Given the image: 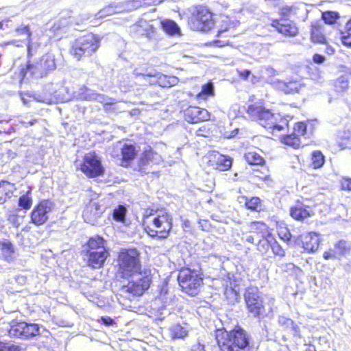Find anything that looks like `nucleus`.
Returning <instances> with one entry per match:
<instances>
[{"label":"nucleus","mask_w":351,"mask_h":351,"mask_svg":"<svg viewBox=\"0 0 351 351\" xmlns=\"http://www.w3.org/2000/svg\"><path fill=\"white\" fill-rule=\"evenodd\" d=\"M215 339L219 351H251V337L241 326L236 325L230 330L225 328L215 331Z\"/></svg>","instance_id":"nucleus-1"},{"label":"nucleus","mask_w":351,"mask_h":351,"mask_svg":"<svg viewBox=\"0 0 351 351\" xmlns=\"http://www.w3.org/2000/svg\"><path fill=\"white\" fill-rule=\"evenodd\" d=\"M141 224L149 237L165 239L168 237L172 228V218L165 210L158 213L156 210L150 209L143 215Z\"/></svg>","instance_id":"nucleus-2"},{"label":"nucleus","mask_w":351,"mask_h":351,"mask_svg":"<svg viewBox=\"0 0 351 351\" xmlns=\"http://www.w3.org/2000/svg\"><path fill=\"white\" fill-rule=\"evenodd\" d=\"M116 276L129 279L142 271L141 253L135 247L121 249L116 258Z\"/></svg>","instance_id":"nucleus-3"},{"label":"nucleus","mask_w":351,"mask_h":351,"mask_svg":"<svg viewBox=\"0 0 351 351\" xmlns=\"http://www.w3.org/2000/svg\"><path fill=\"white\" fill-rule=\"evenodd\" d=\"M100 36L92 32L75 38L70 43L69 53L73 59L82 61L95 54L101 46Z\"/></svg>","instance_id":"nucleus-4"},{"label":"nucleus","mask_w":351,"mask_h":351,"mask_svg":"<svg viewBox=\"0 0 351 351\" xmlns=\"http://www.w3.org/2000/svg\"><path fill=\"white\" fill-rule=\"evenodd\" d=\"M215 14L205 3H197L192 7L187 18L189 27L195 32L208 33L215 27Z\"/></svg>","instance_id":"nucleus-5"},{"label":"nucleus","mask_w":351,"mask_h":351,"mask_svg":"<svg viewBox=\"0 0 351 351\" xmlns=\"http://www.w3.org/2000/svg\"><path fill=\"white\" fill-rule=\"evenodd\" d=\"M177 280L182 293L195 297L200 293L204 285V275L200 270L185 266L179 269Z\"/></svg>","instance_id":"nucleus-6"},{"label":"nucleus","mask_w":351,"mask_h":351,"mask_svg":"<svg viewBox=\"0 0 351 351\" xmlns=\"http://www.w3.org/2000/svg\"><path fill=\"white\" fill-rule=\"evenodd\" d=\"M105 239L99 235L90 237L86 241L84 251L86 256V265L93 269L102 268L110 256V252L105 246Z\"/></svg>","instance_id":"nucleus-7"},{"label":"nucleus","mask_w":351,"mask_h":351,"mask_svg":"<svg viewBox=\"0 0 351 351\" xmlns=\"http://www.w3.org/2000/svg\"><path fill=\"white\" fill-rule=\"evenodd\" d=\"M295 12V8L293 5H285L280 8L278 11L280 17L271 19L270 26L283 38H294L299 36L300 34L299 25L289 19Z\"/></svg>","instance_id":"nucleus-8"},{"label":"nucleus","mask_w":351,"mask_h":351,"mask_svg":"<svg viewBox=\"0 0 351 351\" xmlns=\"http://www.w3.org/2000/svg\"><path fill=\"white\" fill-rule=\"evenodd\" d=\"M247 313L254 317H260L265 312V306L261 292L255 286L247 287L243 293Z\"/></svg>","instance_id":"nucleus-9"},{"label":"nucleus","mask_w":351,"mask_h":351,"mask_svg":"<svg viewBox=\"0 0 351 351\" xmlns=\"http://www.w3.org/2000/svg\"><path fill=\"white\" fill-rule=\"evenodd\" d=\"M258 253L267 258L274 257L282 258L285 256V251L277 241L273 230L263 239H259L256 244Z\"/></svg>","instance_id":"nucleus-10"},{"label":"nucleus","mask_w":351,"mask_h":351,"mask_svg":"<svg viewBox=\"0 0 351 351\" xmlns=\"http://www.w3.org/2000/svg\"><path fill=\"white\" fill-rule=\"evenodd\" d=\"M79 169L88 178L102 177L106 171L100 157L95 152H88L83 156Z\"/></svg>","instance_id":"nucleus-11"},{"label":"nucleus","mask_w":351,"mask_h":351,"mask_svg":"<svg viewBox=\"0 0 351 351\" xmlns=\"http://www.w3.org/2000/svg\"><path fill=\"white\" fill-rule=\"evenodd\" d=\"M141 277L135 280H130L128 284L122 286V291L135 297L143 295L147 291L152 282L150 269H143L137 272Z\"/></svg>","instance_id":"nucleus-12"},{"label":"nucleus","mask_w":351,"mask_h":351,"mask_svg":"<svg viewBox=\"0 0 351 351\" xmlns=\"http://www.w3.org/2000/svg\"><path fill=\"white\" fill-rule=\"evenodd\" d=\"M40 327L35 323H27L26 322L12 320L8 329L10 337L28 339L38 335Z\"/></svg>","instance_id":"nucleus-13"},{"label":"nucleus","mask_w":351,"mask_h":351,"mask_svg":"<svg viewBox=\"0 0 351 351\" xmlns=\"http://www.w3.org/2000/svg\"><path fill=\"white\" fill-rule=\"evenodd\" d=\"M53 209V203L49 199L39 201L32 210L29 222L39 227L46 223L49 219V214Z\"/></svg>","instance_id":"nucleus-14"},{"label":"nucleus","mask_w":351,"mask_h":351,"mask_svg":"<svg viewBox=\"0 0 351 351\" xmlns=\"http://www.w3.org/2000/svg\"><path fill=\"white\" fill-rule=\"evenodd\" d=\"M307 123H310V121L296 122L291 134H283L280 137V143L295 149H299L302 143L301 137L306 134Z\"/></svg>","instance_id":"nucleus-15"},{"label":"nucleus","mask_w":351,"mask_h":351,"mask_svg":"<svg viewBox=\"0 0 351 351\" xmlns=\"http://www.w3.org/2000/svg\"><path fill=\"white\" fill-rule=\"evenodd\" d=\"M183 120L189 124H199L210 120L211 113L206 108L189 105L181 110Z\"/></svg>","instance_id":"nucleus-16"},{"label":"nucleus","mask_w":351,"mask_h":351,"mask_svg":"<svg viewBox=\"0 0 351 351\" xmlns=\"http://www.w3.org/2000/svg\"><path fill=\"white\" fill-rule=\"evenodd\" d=\"M289 215L293 220L305 223L315 215V211L311 206L306 205L298 199L290 207Z\"/></svg>","instance_id":"nucleus-17"},{"label":"nucleus","mask_w":351,"mask_h":351,"mask_svg":"<svg viewBox=\"0 0 351 351\" xmlns=\"http://www.w3.org/2000/svg\"><path fill=\"white\" fill-rule=\"evenodd\" d=\"M262 126L269 131L270 133L274 134L275 132H282L289 129V122L286 117L274 114L271 111L263 123Z\"/></svg>","instance_id":"nucleus-18"},{"label":"nucleus","mask_w":351,"mask_h":351,"mask_svg":"<svg viewBox=\"0 0 351 351\" xmlns=\"http://www.w3.org/2000/svg\"><path fill=\"white\" fill-rule=\"evenodd\" d=\"M351 251V242L340 239L337 241L335 245L334 248H330L323 253V258L325 260L336 259L341 256H346Z\"/></svg>","instance_id":"nucleus-19"},{"label":"nucleus","mask_w":351,"mask_h":351,"mask_svg":"<svg viewBox=\"0 0 351 351\" xmlns=\"http://www.w3.org/2000/svg\"><path fill=\"white\" fill-rule=\"evenodd\" d=\"M137 156L138 150L134 144H123L120 149V165L125 168L130 167Z\"/></svg>","instance_id":"nucleus-20"},{"label":"nucleus","mask_w":351,"mask_h":351,"mask_svg":"<svg viewBox=\"0 0 351 351\" xmlns=\"http://www.w3.org/2000/svg\"><path fill=\"white\" fill-rule=\"evenodd\" d=\"M270 112V110L265 107L262 101L250 104L246 110V112L250 119L259 121L261 125Z\"/></svg>","instance_id":"nucleus-21"},{"label":"nucleus","mask_w":351,"mask_h":351,"mask_svg":"<svg viewBox=\"0 0 351 351\" xmlns=\"http://www.w3.org/2000/svg\"><path fill=\"white\" fill-rule=\"evenodd\" d=\"M241 286L239 280L235 278H230L224 287L223 294L227 302L234 304L240 297Z\"/></svg>","instance_id":"nucleus-22"},{"label":"nucleus","mask_w":351,"mask_h":351,"mask_svg":"<svg viewBox=\"0 0 351 351\" xmlns=\"http://www.w3.org/2000/svg\"><path fill=\"white\" fill-rule=\"evenodd\" d=\"M310 40L314 44L328 45V39L324 33V26L319 21L312 22L310 25Z\"/></svg>","instance_id":"nucleus-23"},{"label":"nucleus","mask_w":351,"mask_h":351,"mask_svg":"<svg viewBox=\"0 0 351 351\" xmlns=\"http://www.w3.org/2000/svg\"><path fill=\"white\" fill-rule=\"evenodd\" d=\"M209 158L208 165L219 171H228L232 167V159L228 156L215 152L210 154Z\"/></svg>","instance_id":"nucleus-24"},{"label":"nucleus","mask_w":351,"mask_h":351,"mask_svg":"<svg viewBox=\"0 0 351 351\" xmlns=\"http://www.w3.org/2000/svg\"><path fill=\"white\" fill-rule=\"evenodd\" d=\"M248 231L257 238L263 239L270 232L272 229L263 221H252L247 224Z\"/></svg>","instance_id":"nucleus-25"},{"label":"nucleus","mask_w":351,"mask_h":351,"mask_svg":"<svg viewBox=\"0 0 351 351\" xmlns=\"http://www.w3.org/2000/svg\"><path fill=\"white\" fill-rule=\"evenodd\" d=\"M252 177L258 182L270 183L273 181L271 171L267 162L252 169Z\"/></svg>","instance_id":"nucleus-26"},{"label":"nucleus","mask_w":351,"mask_h":351,"mask_svg":"<svg viewBox=\"0 0 351 351\" xmlns=\"http://www.w3.org/2000/svg\"><path fill=\"white\" fill-rule=\"evenodd\" d=\"M301 242L305 251L314 252L319 247L320 239L318 234L311 232L302 237Z\"/></svg>","instance_id":"nucleus-27"},{"label":"nucleus","mask_w":351,"mask_h":351,"mask_svg":"<svg viewBox=\"0 0 351 351\" xmlns=\"http://www.w3.org/2000/svg\"><path fill=\"white\" fill-rule=\"evenodd\" d=\"M201 89L197 92L195 98L199 101H207L209 98L213 97L215 95V86L211 80H208L200 86Z\"/></svg>","instance_id":"nucleus-28"},{"label":"nucleus","mask_w":351,"mask_h":351,"mask_svg":"<svg viewBox=\"0 0 351 351\" xmlns=\"http://www.w3.org/2000/svg\"><path fill=\"white\" fill-rule=\"evenodd\" d=\"M39 68L41 71V77L45 76L49 71L56 69V62L53 56L45 55L38 61Z\"/></svg>","instance_id":"nucleus-29"},{"label":"nucleus","mask_w":351,"mask_h":351,"mask_svg":"<svg viewBox=\"0 0 351 351\" xmlns=\"http://www.w3.org/2000/svg\"><path fill=\"white\" fill-rule=\"evenodd\" d=\"M156 155V152L152 147L149 146L147 148L145 149L138 159V167L143 168L149 165L150 162L155 159Z\"/></svg>","instance_id":"nucleus-30"},{"label":"nucleus","mask_w":351,"mask_h":351,"mask_svg":"<svg viewBox=\"0 0 351 351\" xmlns=\"http://www.w3.org/2000/svg\"><path fill=\"white\" fill-rule=\"evenodd\" d=\"M14 189V184L6 180L0 182V204L5 203L12 197Z\"/></svg>","instance_id":"nucleus-31"},{"label":"nucleus","mask_w":351,"mask_h":351,"mask_svg":"<svg viewBox=\"0 0 351 351\" xmlns=\"http://www.w3.org/2000/svg\"><path fill=\"white\" fill-rule=\"evenodd\" d=\"M244 160L250 166H258L266 163L265 159L255 151H249L244 154Z\"/></svg>","instance_id":"nucleus-32"},{"label":"nucleus","mask_w":351,"mask_h":351,"mask_svg":"<svg viewBox=\"0 0 351 351\" xmlns=\"http://www.w3.org/2000/svg\"><path fill=\"white\" fill-rule=\"evenodd\" d=\"M276 232L278 237L285 242L289 243L291 241V231L284 222H277Z\"/></svg>","instance_id":"nucleus-33"},{"label":"nucleus","mask_w":351,"mask_h":351,"mask_svg":"<svg viewBox=\"0 0 351 351\" xmlns=\"http://www.w3.org/2000/svg\"><path fill=\"white\" fill-rule=\"evenodd\" d=\"M162 29L169 35L173 36L180 33V29L178 24L169 19H165L160 22Z\"/></svg>","instance_id":"nucleus-34"},{"label":"nucleus","mask_w":351,"mask_h":351,"mask_svg":"<svg viewBox=\"0 0 351 351\" xmlns=\"http://www.w3.org/2000/svg\"><path fill=\"white\" fill-rule=\"evenodd\" d=\"M325 163V157L319 150L313 151L311 156V167L313 169L321 168Z\"/></svg>","instance_id":"nucleus-35"},{"label":"nucleus","mask_w":351,"mask_h":351,"mask_svg":"<svg viewBox=\"0 0 351 351\" xmlns=\"http://www.w3.org/2000/svg\"><path fill=\"white\" fill-rule=\"evenodd\" d=\"M245 206L247 210L253 212H260L261 210L262 201L258 197H244Z\"/></svg>","instance_id":"nucleus-36"},{"label":"nucleus","mask_w":351,"mask_h":351,"mask_svg":"<svg viewBox=\"0 0 351 351\" xmlns=\"http://www.w3.org/2000/svg\"><path fill=\"white\" fill-rule=\"evenodd\" d=\"M137 28H141L143 30V35L148 39H152L156 35V29L153 25L147 23L146 21L140 22L136 25ZM136 31H139L138 29Z\"/></svg>","instance_id":"nucleus-37"},{"label":"nucleus","mask_w":351,"mask_h":351,"mask_svg":"<svg viewBox=\"0 0 351 351\" xmlns=\"http://www.w3.org/2000/svg\"><path fill=\"white\" fill-rule=\"evenodd\" d=\"M340 15L338 12L336 11H325L322 13V19L324 23L333 25L339 19Z\"/></svg>","instance_id":"nucleus-38"},{"label":"nucleus","mask_w":351,"mask_h":351,"mask_svg":"<svg viewBox=\"0 0 351 351\" xmlns=\"http://www.w3.org/2000/svg\"><path fill=\"white\" fill-rule=\"evenodd\" d=\"M127 214V208L123 205H119L112 212V218L115 221L124 223Z\"/></svg>","instance_id":"nucleus-39"},{"label":"nucleus","mask_w":351,"mask_h":351,"mask_svg":"<svg viewBox=\"0 0 351 351\" xmlns=\"http://www.w3.org/2000/svg\"><path fill=\"white\" fill-rule=\"evenodd\" d=\"M278 323L285 330L291 329L295 332H300L299 326L293 320L289 317H281L278 320Z\"/></svg>","instance_id":"nucleus-40"},{"label":"nucleus","mask_w":351,"mask_h":351,"mask_svg":"<svg viewBox=\"0 0 351 351\" xmlns=\"http://www.w3.org/2000/svg\"><path fill=\"white\" fill-rule=\"evenodd\" d=\"M175 82L176 79L174 77H170L163 74L158 75L156 79V84L163 88L172 86Z\"/></svg>","instance_id":"nucleus-41"},{"label":"nucleus","mask_w":351,"mask_h":351,"mask_svg":"<svg viewBox=\"0 0 351 351\" xmlns=\"http://www.w3.org/2000/svg\"><path fill=\"white\" fill-rule=\"evenodd\" d=\"M300 89V84L298 81H289L285 83L282 87V91L288 95L298 93Z\"/></svg>","instance_id":"nucleus-42"},{"label":"nucleus","mask_w":351,"mask_h":351,"mask_svg":"<svg viewBox=\"0 0 351 351\" xmlns=\"http://www.w3.org/2000/svg\"><path fill=\"white\" fill-rule=\"evenodd\" d=\"M348 86V80L344 76H340L334 82V89L337 93L345 92Z\"/></svg>","instance_id":"nucleus-43"},{"label":"nucleus","mask_w":351,"mask_h":351,"mask_svg":"<svg viewBox=\"0 0 351 351\" xmlns=\"http://www.w3.org/2000/svg\"><path fill=\"white\" fill-rule=\"evenodd\" d=\"M171 337L173 339H182L187 335L186 329L180 324L173 325L171 329Z\"/></svg>","instance_id":"nucleus-44"},{"label":"nucleus","mask_w":351,"mask_h":351,"mask_svg":"<svg viewBox=\"0 0 351 351\" xmlns=\"http://www.w3.org/2000/svg\"><path fill=\"white\" fill-rule=\"evenodd\" d=\"M15 32H16V35H18V36L23 35V34L26 36L27 39L29 41V43L27 45L28 53L30 54V53H31L30 42L32 40V32L30 30L29 26L24 25V26L18 27L15 29Z\"/></svg>","instance_id":"nucleus-45"},{"label":"nucleus","mask_w":351,"mask_h":351,"mask_svg":"<svg viewBox=\"0 0 351 351\" xmlns=\"http://www.w3.org/2000/svg\"><path fill=\"white\" fill-rule=\"evenodd\" d=\"M18 204L19 206L24 210H29L31 208L32 205V198L29 195V192L19 197Z\"/></svg>","instance_id":"nucleus-46"},{"label":"nucleus","mask_w":351,"mask_h":351,"mask_svg":"<svg viewBox=\"0 0 351 351\" xmlns=\"http://www.w3.org/2000/svg\"><path fill=\"white\" fill-rule=\"evenodd\" d=\"M234 27L233 23L226 16V19L222 21L221 24L216 34L217 37H220L223 33L228 32Z\"/></svg>","instance_id":"nucleus-47"},{"label":"nucleus","mask_w":351,"mask_h":351,"mask_svg":"<svg viewBox=\"0 0 351 351\" xmlns=\"http://www.w3.org/2000/svg\"><path fill=\"white\" fill-rule=\"evenodd\" d=\"M0 351H21V348L10 341H0Z\"/></svg>","instance_id":"nucleus-48"},{"label":"nucleus","mask_w":351,"mask_h":351,"mask_svg":"<svg viewBox=\"0 0 351 351\" xmlns=\"http://www.w3.org/2000/svg\"><path fill=\"white\" fill-rule=\"evenodd\" d=\"M340 39L341 41V43L347 47L351 48V32L346 31V30H342L340 32Z\"/></svg>","instance_id":"nucleus-49"},{"label":"nucleus","mask_w":351,"mask_h":351,"mask_svg":"<svg viewBox=\"0 0 351 351\" xmlns=\"http://www.w3.org/2000/svg\"><path fill=\"white\" fill-rule=\"evenodd\" d=\"M27 64L29 67V75L30 76L38 75L41 77V71L38 62L32 63L30 61H28Z\"/></svg>","instance_id":"nucleus-50"},{"label":"nucleus","mask_w":351,"mask_h":351,"mask_svg":"<svg viewBox=\"0 0 351 351\" xmlns=\"http://www.w3.org/2000/svg\"><path fill=\"white\" fill-rule=\"evenodd\" d=\"M211 134H212V130L208 125H206L199 127L196 130V136H197L208 138V137H210L211 136Z\"/></svg>","instance_id":"nucleus-51"},{"label":"nucleus","mask_w":351,"mask_h":351,"mask_svg":"<svg viewBox=\"0 0 351 351\" xmlns=\"http://www.w3.org/2000/svg\"><path fill=\"white\" fill-rule=\"evenodd\" d=\"M88 208L90 212H94L95 217H100L104 213V210L101 208V206L99 202L92 203Z\"/></svg>","instance_id":"nucleus-52"},{"label":"nucleus","mask_w":351,"mask_h":351,"mask_svg":"<svg viewBox=\"0 0 351 351\" xmlns=\"http://www.w3.org/2000/svg\"><path fill=\"white\" fill-rule=\"evenodd\" d=\"M340 189L342 191H351V178L343 177L340 180Z\"/></svg>","instance_id":"nucleus-53"},{"label":"nucleus","mask_w":351,"mask_h":351,"mask_svg":"<svg viewBox=\"0 0 351 351\" xmlns=\"http://www.w3.org/2000/svg\"><path fill=\"white\" fill-rule=\"evenodd\" d=\"M1 251L7 252V253L14 252L13 245L10 241L3 242L1 244Z\"/></svg>","instance_id":"nucleus-54"},{"label":"nucleus","mask_w":351,"mask_h":351,"mask_svg":"<svg viewBox=\"0 0 351 351\" xmlns=\"http://www.w3.org/2000/svg\"><path fill=\"white\" fill-rule=\"evenodd\" d=\"M27 74H29V67L27 62L26 64L21 67L19 72V76L20 77V81L22 82L25 80V78L27 77Z\"/></svg>","instance_id":"nucleus-55"},{"label":"nucleus","mask_w":351,"mask_h":351,"mask_svg":"<svg viewBox=\"0 0 351 351\" xmlns=\"http://www.w3.org/2000/svg\"><path fill=\"white\" fill-rule=\"evenodd\" d=\"M99 322L105 325V326H111L114 324V320L110 317H108V316H106V317H101L99 319Z\"/></svg>","instance_id":"nucleus-56"},{"label":"nucleus","mask_w":351,"mask_h":351,"mask_svg":"<svg viewBox=\"0 0 351 351\" xmlns=\"http://www.w3.org/2000/svg\"><path fill=\"white\" fill-rule=\"evenodd\" d=\"M237 74L240 79L247 80L251 74V71L250 70L237 71Z\"/></svg>","instance_id":"nucleus-57"},{"label":"nucleus","mask_w":351,"mask_h":351,"mask_svg":"<svg viewBox=\"0 0 351 351\" xmlns=\"http://www.w3.org/2000/svg\"><path fill=\"white\" fill-rule=\"evenodd\" d=\"M229 43L228 40H221L219 39L214 40L211 42V45L213 46L218 47H222L228 45Z\"/></svg>","instance_id":"nucleus-58"},{"label":"nucleus","mask_w":351,"mask_h":351,"mask_svg":"<svg viewBox=\"0 0 351 351\" xmlns=\"http://www.w3.org/2000/svg\"><path fill=\"white\" fill-rule=\"evenodd\" d=\"M325 58L322 55L315 53L313 56V61L316 64H322Z\"/></svg>","instance_id":"nucleus-59"},{"label":"nucleus","mask_w":351,"mask_h":351,"mask_svg":"<svg viewBox=\"0 0 351 351\" xmlns=\"http://www.w3.org/2000/svg\"><path fill=\"white\" fill-rule=\"evenodd\" d=\"M194 351H206L204 345L200 342H197L195 345Z\"/></svg>","instance_id":"nucleus-60"},{"label":"nucleus","mask_w":351,"mask_h":351,"mask_svg":"<svg viewBox=\"0 0 351 351\" xmlns=\"http://www.w3.org/2000/svg\"><path fill=\"white\" fill-rule=\"evenodd\" d=\"M343 29L351 32V17L346 22Z\"/></svg>","instance_id":"nucleus-61"},{"label":"nucleus","mask_w":351,"mask_h":351,"mask_svg":"<svg viewBox=\"0 0 351 351\" xmlns=\"http://www.w3.org/2000/svg\"><path fill=\"white\" fill-rule=\"evenodd\" d=\"M245 241L250 244H254V241H255V239L253 235L250 234V235L247 236V237L245 239Z\"/></svg>","instance_id":"nucleus-62"},{"label":"nucleus","mask_w":351,"mask_h":351,"mask_svg":"<svg viewBox=\"0 0 351 351\" xmlns=\"http://www.w3.org/2000/svg\"><path fill=\"white\" fill-rule=\"evenodd\" d=\"M36 122H37V119H34L31 120V121L28 123V125H34V123H36Z\"/></svg>","instance_id":"nucleus-63"},{"label":"nucleus","mask_w":351,"mask_h":351,"mask_svg":"<svg viewBox=\"0 0 351 351\" xmlns=\"http://www.w3.org/2000/svg\"><path fill=\"white\" fill-rule=\"evenodd\" d=\"M5 22L4 21H0V29H3Z\"/></svg>","instance_id":"nucleus-64"}]
</instances>
